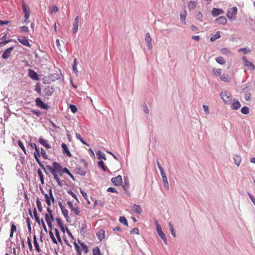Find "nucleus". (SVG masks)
<instances>
[{
    "mask_svg": "<svg viewBox=\"0 0 255 255\" xmlns=\"http://www.w3.org/2000/svg\"><path fill=\"white\" fill-rule=\"evenodd\" d=\"M220 37H221L220 32V31H218L216 32V33L215 35H213L211 37L210 41L212 42H213V41H215L216 39L220 38Z\"/></svg>",
    "mask_w": 255,
    "mask_h": 255,
    "instance_id": "33",
    "label": "nucleus"
},
{
    "mask_svg": "<svg viewBox=\"0 0 255 255\" xmlns=\"http://www.w3.org/2000/svg\"><path fill=\"white\" fill-rule=\"evenodd\" d=\"M18 144L19 146V147L22 149V150L23 151L24 153L26 154V149H25V148L22 142H21L20 140H19L18 141Z\"/></svg>",
    "mask_w": 255,
    "mask_h": 255,
    "instance_id": "57",
    "label": "nucleus"
},
{
    "mask_svg": "<svg viewBox=\"0 0 255 255\" xmlns=\"http://www.w3.org/2000/svg\"><path fill=\"white\" fill-rule=\"evenodd\" d=\"M197 3L195 1H190L188 3V8L189 10H192L195 8Z\"/></svg>",
    "mask_w": 255,
    "mask_h": 255,
    "instance_id": "31",
    "label": "nucleus"
},
{
    "mask_svg": "<svg viewBox=\"0 0 255 255\" xmlns=\"http://www.w3.org/2000/svg\"><path fill=\"white\" fill-rule=\"evenodd\" d=\"M70 109L71 112L73 113H75L77 111V108L76 106L74 105H70Z\"/></svg>",
    "mask_w": 255,
    "mask_h": 255,
    "instance_id": "61",
    "label": "nucleus"
},
{
    "mask_svg": "<svg viewBox=\"0 0 255 255\" xmlns=\"http://www.w3.org/2000/svg\"><path fill=\"white\" fill-rule=\"evenodd\" d=\"M234 160L235 164L238 166H239L240 165V164L241 162V157H240V156L238 155H236L234 157Z\"/></svg>",
    "mask_w": 255,
    "mask_h": 255,
    "instance_id": "32",
    "label": "nucleus"
},
{
    "mask_svg": "<svg viewBox=\"0 0 255 255\" xmlns=\"http://www.w3.org/2000/svg\"><path fill=\"white\" fill-rule=\"evenodd\" d=\"M61 146L63 149V151H64V152L66 154V155L68 156V157H71L72 156V155L69 151V150L68 149V147L66 145V144L65 143H63L61 145Z\"/></svg>",
    "mask_w": 255,
    "mask_h": 255,
    "instance_id": "24",
    "label": "nucleus"
},
{
    "mask_svg": "<svg viewBox=\"0 0 255 255\" xmlns=\"http://www.w3.org/2000/svg\"><path fill=\"white\" fill-rule=\"evenodd\" d=\"M58 11V8L56 5H53L49 8V12L50 13H56Z\"/></svg>",
    "mask_w": 255,
    "mask_h": 255,
    "instance_id": "40",
    "label": "nucleus"
},
{
    "mask_svg": "<svg viewBox=\"0 0 255 255\" xmlns=\"http://www.w3.org/2000/svg\"><path fill=\"white\" fill-rule=\"evenodd\" d=\"M35 104L36 106L39 107L41 109H47L48 106H47L45 104H44L40 98H37L35 100Z\"/></svg>",
    "mask_w": 255,
    "mask_h": 255,
    "instance_id": "12",
    "label": "nucleus"
},
{
    "mask_svg": "<svg viewBox=\"0 0 255 255\" xmlns=\"http://www.w3.org/2000/svg\"><path fill=\"white\" fill-rule=\"evenodd\" d=\"M79 243L80 244L81 247L82 249V250L84 251V253L85 254H87L89 252L88 247L84 243H80L79 241Z\"/></svg>",
    "mask_w": 255,
    "mask_h": 255,
    "instance_id": "38",
    "label": "nucleus"
},
{
    "mask_svg": "<svg viewBox=\"0 0 255 255\" xmlns=\"http://www.w3.org/2000/svg\"><path fill=\"white\" fill-rule=\"evenodd\" d=\"M13 49V47H10L7 49H6L3 53V54L2 55V58L4 59H6L7 58H8L10 56V53Z\"/></svg>",
    "mask_w": 255,
    "mask_h": 255,
    "instance_id": "15",
    "label": "nucleus"
},
{
    "mask_svg": "<svg viewBox=\"0 0 255 255\" xmlns=\"http://www.w3.org/2000/svg\"><path fill=\"white\" fill-rule=\"evenodd\" d=\"M96 235L98 238V239L101 241L105 237V230L101 229L97 233Z\"/></svg>",
    "mask_w": 255,
    "mask_h": 255,
    "instance_id": "21",
    "label": "nucleus"
},
{
    "mask_svg": "<svg viewBox=\"0 0 255 255\" xmlns=\"http://www.w3.org/2000/svg\"><path fill=\"white\" fill-rule=\"evenodd\" d=\"M49 235H50V238L51 239V240L52 241L53 243L57 244V241L56 240L53 233L51 231L49 232Z\"/></svg>",
    "mask_w": 255,
    "mask_h": 255,
    "instance_id": "53",
    "label": "nucleus"
},
{
    "mask_svg": "<svg viewBox=\"0 0 255 255\" xmlns=\"http://www.w3.org/2000/svg\"><path fill=\"white\" fill-rule=\"evenodd\" d=\"M243 60L245 66L250 68L251 70H254L255 69V65L251 62L249 61L245 57H243Z\"/></svg>",
    "mask_w": 255,
    "mask_h": 255,
    "instance_id": "13",
    "label": "nucleus"
},
{
    "mask_svg": "<svg viewBox=\"0 0 255 255\" xmlns=\"http://www.w3.org/2000/svg\"><path fill=\"white\" fill-rule=\"evenodd\" d=\"M33 243H34V245L35 250L38 252H40L41 251V250H40V247L39 246L38 243L37 241L36 237L35 235H34L33 237Z\"/></svg>",
    "mask_w": 255,
    "mask_h": 255,
    "instance_id": "29",
    "label": "nucleus"
},
{
    "mask_svg": "<svg viewBox=\"0 0 255 255\" xmlns=\"http://www.w3.org/2000/svg\"><path fill=\"white\" fill-rule=\"evenodd\" d=\"M119 221L123 224L128 226V223L127 220L126 219L125 217H120L119 219Z\"/></svg>",
    "mask_w": 255,
    "mask_h": 255,
    "instance_id": "44",
    "label": "nucleus"
},
{
    "mask_svg": "<svg viewBox=\"0 0 255 255\" xmlns=\"http://www.w3.org/2000/svg\"><path fill=\"white\" fill-rule=\"evenodd\" d=\"M78 23H79V16H77L75 19L73 23V28H72V32L74 33H76L77 32L78 30Z\"/></svg>",
    "mask_w": 255,
    "mask_h": 255,
    "instance_id": "14",
    "label": "nucleus"
},
{
    "mask_svg": "<svg viewBox=\"0 0 255 255\" xmlns=\"http://www.w3.org/2000/svg\"><path fill=\"white\" fill-rule=\"evenodd\" d=\"M145 41L146 43V45L149 50H151L152 48V38L149 33H146L145 36Z\"/></svg>",
    "mask_w": 255,
    "mask_h": 255,
    "instance_id": "10",
    "label": "nucleus"
},
{
    "mask_svg": "<svg viewBox=\"0 0 255 255\" xmlns=\"http://www.w3.org/2000/svg\"><path fill=\"white\" fill-rule=\"evenodd\" d=\"M47 167L51 172L52 174H57L59 173L61 175L62 167L59 163L56 162H54L52 164V166L47 165Z\"/></svg>",
    "mask_w": 255,
    "mask_h": 255,
    "instance_id": "1",
    "label": "nucleus"
},
{
    "mask_svg": "<svg viewBox=\"0 0 255 255\" xmlns=\"http://www.w3.org/2000/svg\"><path fill=\"white\" fill-rule=\"evenodd\" d=\"M74 245L77 252V255H81L82 252L80 246L76 242L74 243Z\"/></svg>",
    "mask_w": 255,
    "mask_h": 255,
    "instance_id": "37",
    "label": "nucleus"
},
{
    "mask_svg": "<svg viewBox=\"0 0 255 255\" xmlns=\"http://www.w3.org/2000/svg\"><path fill=\"white\" fill-rule=\"evenodd\" d=\"M53 175L54 179L57 182V184L61 187L63 185L62 182L60 179L59 178L58 174H52Z\"/></svg>",
    "mask_w": 255,
    "mask_h": 255,
    "instance_id": "28",
    "label": "nucleus"
},
{
    "mask_svg": "<svg viewBox=\"0 0 255 255\" xmlns=\"http://www.w3.org/2000/svg\"><path fill=\"white\" fill-rule=\"evenodd\" d=\"M131 210L136 213H137L138 214H140L142 212V209L141 208L137 205H133L131 208Z\"/></svg>",
    "mask_w": 255,
    "mask_h": 255,
    "instance_id": "23",
    "label": "nucleus"
},
{
    "mask_svg": "<svg viewBox=\"0 0 255 255\" xmlns=\"http://www.w3.org/2000/svg\"><path fill=\"white\" fill-rule=\"evenodd\" d=\"M44 198H45V201L48 206L47 207H49L50 208V207L51 205V200L52 201V202H54L55 201L54 198L53 196V194H52V192L51 189H49V194H44Z\"/></svg>",
    "mask_w": 255,
    "mask_h": 255,
    "instance_id": "5",
    "label": "nucleus"
},
{
    "mask_svg": "<svg viewBox=\"0 0 255 255\" xmlns=\"http://www.w3.org/2000/svg\"><path fill=\"white\" fill-rule=\"evenodd\" d=\"M47 212H48V214H46L45 216V218L46 222L48 226V227L52 229V223L54 220V218L53 217V215L52 214L51 210L50 209L49 207L47 208Z\"/></svg>",
    "mask_w": 255,
    "mask_h": 255,
    "instance_id": "4",
    "label": "nucleus"
},
{
    "mask_svg": "<svg viewBox=\"0 0 255 255\" xmlns=\"http://www.w3.org/2000/svg\"><path fill=\"white\" fill-rule=\"evenodd\" d=\"M156 229L157 233L161 232L162 229L157 221H155Z\"/></svg>",
    "mask_w": 255,
    "mask_h": 255,
    "instance_id": "62",
    "label": "nucleus"
},
{
    "mask_svg": "<svg viewBox=\"0 0 255 255\" xmlns=\"http://www.w3.org/2000/svg\"><path fill=\"white\" fill-rule=\"evenodd\" d=\"M212 73L215 75L220 76L221 75L222 73L221 70L219 69H216L214 68L212 70Z\"/></svg>",
    "mask_w": 255,
    "mask_h": 255,
    "instance_id": "45",
    "label": "nucleus"
},
{
    "mask_svg": "<svg viewBox=\"0 0 255 255\" xmlns=\"http://www.w3.org/2000/svg\"><path fill=\"white\" fill-rule=\"evenodd\" d=\"M233 103L231 105V109L234 110H237L239 109L241 107L240 103L238 100H234Z\"/></svg>",
    "mask_w": 255,
    "mask_h": 255,
    "instance_id": "22",
    "label": "nucleus"
},
{
    "mask_svg": "<svg viewBox=\"0 0 255 255\" xmlns=\"http://www.w3.org/2000/svg\"><path fill=\"white\" fill-rule=\"evenodd\" d=\"M163 185L164 187L166 188L167 189L169 188V185L167 181V177H163L162 178Z\"/></svg>",
    "mask_w": 255,
    "mask_h": 255,
    "instance_id": "50",
    "label": "nucleus"
},
{
    "mask_svg": "<svg viewBox=\"0 0 255 255\" xmlns=\"http://www.w3.org/2000/svg\"><path fill=\"white\" fill-rule=\"evenodd\" d=\"M224 11L220 8H213L212 11V14L213 16H217L221 14L224 13Z\"/></svg>",
    "mask_w": 255,
    "mask_h": 255,
    "instance_id": "19",
    "label": "nucleus"
},
{
    "mask_svg": "<svg viewBox=\"0 0 255 255\" xmlns=\"http://www.w3.org/2000/svg\"><path fill=\"white\" fill-rule=\"evenodd\" d=\"M186 15H187V11L186 10H184V12L183 13H181L180 14V19L184 24H186L185 20H186Z\"/></svg>",
    "mask_w": 255,
    "mask_h": 255,
    "instance_id": "36",
    "label": "nucleus"
},
{
    "mask_svg": "<svg viewBox=\"0 0 255 255\" xmlns=\"http://www.w3.org/2000/svg\"><path fill=\"white\" fill-rule=\"evenodd\" d=\"M73 70L76 74H77L78 72V71L77 69V60L76 58H75V59L74 60V63H73Z\"/></svg>",
    "mask_w": 255,
    "mask_h": 255,
    "instance_id": "49",
    "label": "nucleus"
},
{
    "mask_svg": "<svg viewBox=\"0 0 255 255\" xmlns=\"http://www.w3.org/2000/svg\"><path fill=\"white\" fill-rule=\"evenodd\" d=\"M98 166L103 170V171H105L106 170V167H105V166L104 165V163L103 161H102V160L99 161L98 163Z\"/></svg>",
    "mask_w": 255,
    "mask_h": 255,
    "instance_id": "54",
    "label": "nucleus"
},
{
    "mask_svg": "<svg viewBox=\"0 0 255 255\" xmlns=\"http://www.w3.org/2000/svg\"><path fill=\"white\" fill-rule=\"evenodd\" d=\"M216 61L217 63L223 65L226 63V61L224 60V58L222 57H218L216 58Z\"/></svg>",
    "mask_w": 255,
    "mask_h": 255,
    "instance_id": "41",
    "label": "nucleus"
},
{
    "mask_svg": "<svg viewBox=\"0 0 255 255\" xmlns=\"http://www.w3.org/2000/svg\"><path fill=\"white\" fill-rule=\"evenodd\" d=\"M220 96L222 99L226 104H231L232 103V96L230 93L226 91H223L221 93Z\"/></svg>",
    "mask_w": 255,
    "mask_h": 255,
    "instance_id": "3",
    "label": "nucleus"
},
{
    "mask_svg": "<svg viewBox=\"0 0 255 255\" xmlns=\"http://www.w3.org/2000/svg\"><path fill=\"white\" fill-rule=\"evenodd\" d=\"M130 233L131 234H135L137 235L139 234L138 229L137 228H134L130 230Z\"/></svg>",
    "mask_w": 255,
    "mask_h": 255,
    "instance_id": "63",
    "label": "nucleus"
},
{
    "mask_svg": "<svg viewBox=\"0 0 255 255\" xmlns=\"http://www.w3.org/2000/svg\"><path fill=\"white\" fill-rule=\"evenodd\" d=\"M58 205L61 210L62 214L64 217L68 220L69 218V212L68 210L65 207V206L62 204L61 202H59Z\"/></svg>",
    "mask_w": 255,
    "mask_h": 255,
    "instance_id": "6",
    "label": "nucleus"
},
{
    "mask_svg": "<svg viewBox=\"0 0 255 255\" xmlns=\"http://www.w3.org/2000/svg\"><path fill=\"white\" fill-rule=\"evenodd\" d=\"M43 92L46 96H49L54 93V89L52 87L48 86L43 90Z\"/></svg>",
    "mask_w": 255,
    "mask_h": 255,
    "instance_id": "16",
    "label": "nucleus"
},
{
    "mask_svg": "<svg viewBox=\"0 0 255 255\" xmlns=\"http://www.w3.org/2000/svg\"><path fill=\"white\" fill-rule=\"evenodd\" d=\"M241 112L245 115L249 113V108L248 107H243L241 109Z\"/></svg>",
    "mask_w": 255,
    "mask_h": 255,
    "instance_id": "52",
    "label": "nucleus"
},
{
    "mask_svg": "<svg viewBox=\"0 0 255 255\" xmlns=\"http://www.w3.org/2000/svg\"><path fill=\"white\" fill-rule=\"evenodd\" d=\"M17 40L20 43L24 46H26L29 47H30L31 46V44H29L27 38L25 36H18Z\"/></svg>",
    "mask_w": 255,
    "mask_h": 255,
    "instance_id": "8",
    "label": "nucleus"
},
{
    "mask_svg": "<svg viewBox=\"0 0 255 255\" xmlns=\"http://www.w3.org/2000/svg\"><path fill=\"white\" fill-rule=\"evenodd\" d=\"M76 137L77 139H78L79 140H80L82 143H83V144H86L88 146H89V144H88L83 139V138L81 136L80 134H79V133H76Z\"/></svg>",
    "mask_w": 255,
    "mask_h": 255,
    "instance_id": "42",
    "label": "nucleus"
},
{
    "mask_svg": "<svg viewBox=\"0 0 255 255\" xmlns=\"http://www.w3.org/2000/svg\"><path fill=\"white\" fill-rule=\"evenodd\" d=\"M35 149V151L34 153V158H35L36 161L38 163L39 166L42 169H43L44 170H45L44 165L41 163V162L40 161V160L39 159V157L40 156L39 150L38 147H36V149Z\"/></svg>",
    "mask_w": 255,
    "mask_h": 255,
    "instance_id": "7",
    "label": "nucleus"
},
{
    "mask_svg": "<svg viewBox=\"0 0 255 255\" xmlns=\"http://www.w3.org/2000/svg\"><path fill=\"white\" fill-rule=\"evenodd\" d=\"M29 31L28 28L26 26H22L20 28V32L21 33L23 32H28Z\"/></svg>",
    "mask_w": 255,
    "mask_h": 255,
    "instance_id": "55",
    "label": "nucleus"
},
{
    "mask_svg": "<svg viewBox=\"0 0 255 255\" xmlns=\"http://www.w3.org/2000/svg\"><path fill=\"white\" fill-rule=\"evenodd\" d=\"M22 8H23V12H24L25 13V20H24V22L26 21V20H27L29 17V15H30V12L29 11V10H28L26 7V6L24 5V4H23L22 5Z\"/></svg>",
    "mask_w": 255,
    "mask_h": 255,
    "instance_id": "26",
    "label": "nucleus"
},
{
    "mask_svg": "<svg viewBox=\"0 0 255 255\" xmlns=\"http://www.w3.org/2000/svg\"><path fill=\"white\" fill-rule=\"evenodd\" d=\"M93 255H102L99 247H97L93 249Z\"/></svg>",
    "mask_w": 255,
    "mask_h": 255,
    "instance_id": "39",
    "label": "nucleus"
},
{
    "mask_svg": "<svg viewBox=\"0 0 255 255\" xmlns=\"http://www.w3.org/2000/svg\"><path fill=\"white\" fill-rule=\"evenodd\" d=\"M169 229H170V232L171 233L172 235L174 237H176V234H175V232L174 231L173 225H172V224L171 223H169Z\"/></svg>",
    "mask_w": 255,
    "mask_h": 255,
    "instance_id": "51",
    "label": "nucleus"
},
{
    "mask_svg": "<svg viewBox=\"0 0 255 255\" xmlns=\"http://www.w3.org/2000/svg\"><path fill=\"white\" fill-rule=\"evenodd\" d=\"M215 22L219 24L224 25L227 23V19L225 16H222L217 18Z\"/></svg>",
    "mask_w": 255,
    "mask_h": 255,
    "instance_id": "17",
    "label": "nucleus"
},
{
    "mask_svg": "<svg viewBox=\"0 0 255 255\" xmlns=\"http://www.w3.org/2000/svg\"><path fill=\"white\" fill-rule=\"evenodd\" d=\"M39 142L43 145L45 147L47 148H51V145L49 143L48 141L47 140L44 139L42 137H40L39 139Z\"/></svg>",
    "mask_w": 255,
    "mask_h": 255,
    "instance_id": "18",
    "label": "nucleus"
},
{
    "mask_svg": "<svg viewBox=\"0 0 255 255\" xmlns=\"http://www.w3.org/2000/svg\"><path fill=\"white\" fill-rule=\"evenodd\" d=\"M237 13V8L236 7H233L230 8L228 11L227 16L229 19L234 18Z\"/></svg>",
    "mask_w": 255,
    "mask_h": 255,
    "instance_id": "11",
    "label": "nucleus"
},
{
    "mask_svg": "<svg viewBox=\"0 0 255 255\" xmlns=\"http://www.w3.org/2000/svg\"><path fill=\"white\" fill-rule=\"evenodd\" d=\"M37 173H38V176H39V177L40 178V180L41 184H44V177H43L42 172V171H41L40 169H38V170Z\"/></svg>",
    "mask_w": 255,
    "mask_h": 255,
    "instance_id": "43",
    "label": "nucleus"
},
{
    "mask_svg": "<svg viewBox=\"0 0 255 255\" xmlns=\"http://www.w3.org/2000/svg\"><path fill=\"white\" fill-rule=\"evenodd\" d=\"M28 76L33 80H38V77L37 73L31 69H29L28 71Z\"/></svg>",
    "mask_w": 255,
    "mask_h": 255,
    "instance_id": "20",
    "label": "nucleus"
},
{
    "mask_svg": "<svg viewBox=\"0 0 255 255\" xmlns=\"http://www.w3.org/2000/svg\"><path fill=\"white\" fill-rule=\"evenodd\" d=\"M16 232V226L14 224H11V225L10 233V235H9L10 238H12L13 237V233Z\"/></svg>",
    "mask_w": 255,
    "mask_h": 255,
    "instance_id": "30",
    "label": "nucleus"
},
{
    "mask_svg": "<svg viewBox=\"0 0 255 255\" xmlns=\"http://www.w3.org/2000/svg\"><path fill=\"white\" fill-rule=\"evenodd\" d=\"M56 221L57 225L59 227H62V226H63L64 225L63 221L61 220V219L59 218H56Z\"/></svg>",
    "mask_w": 255,
    "mask_h": 255,
    "instance_id": "56",
    "label": "nucleus"
},
{
    "mask_svg": "<svg viewBox=\"0 0 255 255\" xmlns=\"http://www.w3.org/2000/svg\"><path fill=\"white\" fill-rule=\"evenodd\" d=\"M239 51L243 52L244 54H247L248 53L250 52L251 51L250 49H247L246 48H240L239 50Z\"/></svg>",
    "mask_w": 255,
    "mask_h": 255,
    "instance_id": "60",
    "label": "nucleus"
},
{
    "mask_svg": "<svg viewBox=\"0 0 255 255\" xmlns=\"http://www.w3.org/2000/svg\"><path fill=\"white\" fill-rule=\"evenodd\" d=\"M221 79L223 81L229 82L231 80V78L228 75H222L221 76Z\"/></svg>",
    "mask_w": 255,
    "mask_h": 255,
    "instance_id": "34",
    "label": "nucleus"
},
{
    "mask_svg": "<svg viewBox=\"0 0 255 255\" xmlns=\"http://www.w3.org/2000/svg\"><path fill=\"white\" fill-rule=\"evenodd\" d=\"M59 78V76L56 73H52L49 74L47 76H45L43 78V83L45 84H50L52 82H54Z\"/></svg>",
    "mask_w": 255,
    "mask_h": 255,
    "instance_id": "2",
    "label": "nucleus"
},
{
    "mask_svg": "<svg viewBox=\"0 0 255 255\" xmlns=\"http://www.w3.org/2000/svg\"><path fill=\"white\" fill-rule=\"evenodd\" d=\"M71 214L74 216H79L81 210L78 206H75L71 211Z\"/></svg>",
    "mask_w": 255,
    "mask_h": 255,
    "instance_id": "25",
    "label": "nucleus"
},
{
    "mask_svg": "<svg viewBox=\"0 0 255 255\" xmlns=\"http://www.w3.org/2000/svg\"><path fill=\"white\" fill-rule=\"evenodd\" d=\"M221 52L222 54H231V51L229 49H228L226 48L222 49Z\"/></svg>",
    "mask_w": 255,
    "mask_h": 255,
    "instance_id": "58",
    "label": "nucleus"
},
{
    "mask_svg": "<svg viewBox=\"0 0 255 255\" xmlns=\"http://www.w3.org/2000/svg\"><path fill=\"white\" fill-rule=\"evenodd\" d=\"M111 181L115 186H120L123 182L122 177L121 175H118L112 178Z\"/></svg>",
    "mask_w": 255,
    "mask_h": 255,
    "instance_id": "9",
    "label": "nucleus"
},
{
    "mask_svg": "<svg viewBox=\"0 0 255 255\" xmlns=\"http://www.w3.org/2000/svg\"><path fill=\"white\" fill-rule=\"evenodd\" d=\"M97 154L98 155V159H103L104 160H106L105 154L101 151L98 150L97 152Z\"/></svg>",
    "mask_w": 255,
    "mask_h": 255,
    "instance_id": "35",
    "label": "nucleus"
},
{
    "mask_svg": "<svg viewBox=\"0 0 255 255\" xmlns=\"http://www.w3.org/2000/svg\"><path fill=\"white\" fill-rule=\"evenodd\" d=\"M54 230H55V235L58 241L60 244H62V240L61 239L60 235L58 230L57 229H55Z\"/></svg>",
    "mask_w": 255,
    "mask_h": 255,
    "instance_id": "47",
    "label": "nucleus"
},
{
    "mask_svg": "<svg viewBox=\"0 0 255 255\" xmlns=\"http://www.w3.org/2000/svg\"><path fill=\"white\" fill-rule=\"evenodd\" d=\"M33 214H34V216L35 220L38 223L39 225H40V220L37 215L36 210L35 208L34 209Z\"/></svg>",
    "mask_w": 255,
    "mask_h": 255,
    "instance_id": "46",
    "label": "nucleus"
},
{
    "mask_svg": "<svg viewBox=\"0 0 255 255\" xmlns=\"http://www.w3.org/2000/svg\"><path fill=\"white\" fill-rule=\"evenodd\" d=\"M41 154L44 159H48V156L46 154V151L43 148L41 149Z\"/></svg>",
    "mask_w": 255,
    "mask_h": 255,
    "instance_id": "59",
    "label": "nucleus"
},
{
    "mask_svg": "<svg viewBox=\"0 0 255 255\" xmlns=\"http://www.w3.org/2000/svg\"><path fill=\"white\" fill-rule=\"evenodd\" d=\"M67 205L68 208L70 209V211H71L75 207L73 206V203L71 201H68L67 202Z\"/></svg>",
    "mask_w": 255,
    "mask_h": 255,
    "instance_id": "64",
    "label": "nucleus"
},
{
    "mask_svg": "<svg viewBox=\"0 0 255 255\" xmlns=\"http://www.w3.org/2000/svg\"><path fill=\"white\" fill-rule=\"evenodd\" d=\"M36 204L39 211L41 212L42 211V207L41 203L39 198L36 199Z\"/></svg>",
    "mask_w": 255,
    "mask_h": 255,
    "instance_id": "48",
    "label": "nucleus"
},
{
    "mask_svg": "<svg viewBox=\"0 0 255 255\" xmlns=\"http://www.w3.org/2000/svg\"><path fill=\"white\" fill-rule=\"evenodd\" d=\"M158 234L160 237L161 239H162L165 245H167V240L166 239L165 234L162 232V231L161 232H158Z\"/></svg>",
    "mask_w": 255,
    "mask_h": 255,
    "instance_id": "27",
    "label": "nucleus"
}]
</instances>
